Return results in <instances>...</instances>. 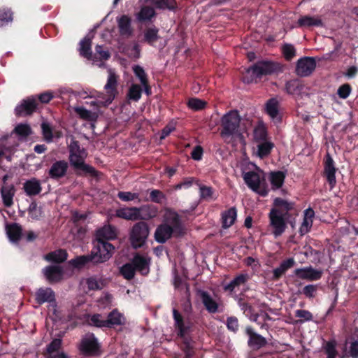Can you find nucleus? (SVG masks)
<instances>
[{
	"mask_svg": "<svg viewBox=\"0 0 358 358\" xmlns=\"http://www.w3.org/2000/svg\"><path fill=\"white\" fill-rule=\"evenodd\" d=\"M63 269L60 266H48L43 269L46 279L50 283L60 281L63 276Z\"/></svg>",
	"mask_w": 358,
	"mask_h": 358,
	"instance_id": "aec40b11",
	"label": "nucleus"
},
{
	"mask_svg": "<svg viewBox=\"0 0 358 358\" xmlns=\"http://www.w3.org/2000/svg\"><path fill=\"white\" fill-rule=\"evenodd\" d=\"M41 128L44 141L48 143L52 142L54 134L50 124L48 122H43L41 124Z\"/></svg>",
	"mask_w": 358,
	"mask_h": 358,
	"instance_id": "a18cd8bd",
	"label": "nucleus"
},
{
	"mask_svg": "<svg viewBox=\"0 0 358 358\" xmlns=\"http://www.w3.org/2000/svg\"><path fill=\"white\" fill-rule=\"evenodd\" d=\"M294 275L301 279L308 281H316L321 279L323 272L322 270L314 268L313 266H307L296 268L294 271Z\"/></svg>",
	"mask_w": 358,
	"mask_h": 358,
	"instance_id": "ddd939ff",
	"label": "nucleus"
},
{
	"mask_svg": "<svg viewBox=\"0 0 358 358\" xmlns=\"http://www.w3.org/2000/svg\"><path fill=\"white\" fill-rule=\"evenodd\" d=\"M227 329L234 333L238 331L239 324H238V320L237 317L234 316H231L227 317Z\"/></svg>",
	"mask_w": 358,
	"mask_h": 358,
	"instance_id": "774afa93",
	"label": "nucleus"
},
{
	"mask_svg": "<svg viewBox=\"0 0 358 358\" xmlns=\"http://www.w3.org/2000/svg\"><path fill=\"white\" fill-rule=\"evenodd\" d=\"M266 112L272 119L277 117L279 114V102L276 99L271 98L267 101Z\"/></svg>",
	"mask_w": 358,
	"mask_h": 358,
	"instance_id": "ea45409f",
	"label": "nucleus"
},
{
	"mask_svg": "<svg viewBox=\"0 0 358 358\" xmlns=\"http://www.w3.org/2000/svg\"><path fill=\"white\" fill-rule=\"evenodd\" d=\"M316 68V60L312 57L300 58L296 65L295 72L300 77L309 76Z\"/></svg>",
	"mask_w": 358,
	"mask_h": 358,
	"instance_id": "9d476101",
	"label": "nucleus"
},
{
	"mask_svg": "<svg viewBox=\"0 0 358 358\" xmlns=\"http://www.w3.org/2000/svg\"><path fill=\"white\" fill-rule=\"evenodd\" d=\"M152 3L159 9L174 10L177 8L176 0H150Z\"/></svg>",
	"mask_w": 358,
	"mask_h": 358,
	"instance_id": "a19ab883",
	"label": "nucleus"
},
{
	"mask_svg": "<svg viewBox=\"0 0 358 358\" xmlns=\"http://www.w3.org/2000/svg\"><path fill=\"white\" fill-rule=\"evenodd\" d=\"M116 217L126 220H139L141 216L138 214V207L120 208L115 211Z\"/></svg>",
	"mask_w": 358,
	"mask_h": 358,
	"instance_id": "412c9836",
	"label": "nucleus"
},
{
	"mask_svg": "<svg viewBox=\"0 0 358 358\" xmlns=\"http://www.w3.org/2000/svg\"><path fill=\"white\" fill-rule=\"evenodd\" d=\"M120 273L124 279L130 280L134 278L136 270L132 263L129 262L120 267Z\"/></svg>",
	"mask_w": 358,
	"mask_h": 358,
	"instance_id": "37998d69",
	"label": "nucleus"
},
{
	"mask_svg": "<svg viewBox=\"0 0 358 358\" xmlns=\"http://www.w3.org/2000/svg\"><path fill=\"white\" fill-rule=\"evenodd\" d=\"M249 279L248 274L241 273L234 278L229 284L224 286L225 292H233L236 287L244 285Z\"/></svg>",
	"mask_w": 358,
	"mask_h": 358,
	"instance_id": "e433bc0d",
	"label": "nucleus"
},
{
	"mask_svg": "<svg viewBox=\"0 0 358 358\" xmlns=\"http://www.w3.org/2000/svg\"><path fill=\"white\" fill-rule=\"evenodd\" d=\"M351 91V86L349 84L346 83L339 87L337 91V94L340 98L345 99L349 96Z\"/></svg>",
	"mask_w": 358,
	"mask_h": 358,
	"instance_id": "69168bd1",
	"label": "nucleus"
},
{
	"mask_svg": "<svg viewBox=\"0 0 358 358\" xmlns=\"http://www.w3.org/2000/svg\"><path fill=\"white\" fill-rule=\"evenodd\" d=\"M182 343L180 345L181 350L183 351V352L188 353V352H194L193 350V346L192 345V339L191 336L185 337V338H181Z\"/></svg>",
	"mask_w": 358,
	"mask_h": 358,
	"instance_id": "e2e57ef3",
	"label": "nucleus"
},
{
	"mask_svg": "<svg viewBox=\"0 0 358 358\" xmlns=\"http://www.w3.org/2000/svg\"><path fill=\"white\" fill-rule=\"evenodd\" d=\"M199 187L200 199L202 200H209L213 198L214 193L213 188L212 187L206 186L197 183Z\"/></svg>",
	"mask_w": 358,
	"mask_h": 358,
	"instance_id": "603ef678",
	"label": "nucleus"
},
{
	"mask_svg": "<svg viewBox=\"0 0 358 358\" xmlns=\"http://www.w3.org/2000/svg\"><path fill=\"white\" fill-rule=\"evenodd\" d=\"M13 12L9 8H0V27L13 21Z\"/></svg>",
	"mask_w": 358,
	"mask_h": 358,
	"instance_id": "3c124183",
	"label": "nucleus"
},
{
	"mask_svg": "<svg viewBox=\"0 0 358 358\" xmlns=\"http://www.w3.org/2000/svg\"><path fill=\"white\" fill-rule=\"evenodd\" d=\"M78 51L80 55L90 60L92 59V38L89 35L84 37L79 43Z\"/></svg>",
	"mask_w": 358,
	"mask_h": 358,
	"instance_id": "bb28decb",
	"label": "nucleus"
},
{
	"mask_svg": "<svg viewBox=\"0 0 358 358\" xmlns=\"http://www.w3.org/2000/svg\"><path fill=\"white\" fill-rule=\"evenodd\" d=\"M314 217L315 212L312 208L309 207L304 210L303 220L299 230V232L301 236H304L310 231L313 226Z\"/></svg>",
	"mask_w": 358,
	"mask_h": 358,
	"instance_id": "4be33fe9",
	"label": "nucleus"
},
{
	"mask_svg": "<svg viewBox=\"0 0 358 358\" xmlns=\"http://www.w3.org/2000/svg\"><path fill=\"white\" fill-rule=\"evenodd\" d=\"M336 169L334 166V162L331 157V155L327 153L325 157V162H324V175L326 176L327 180L331 187H334L336 185Z\"/></svg>",
	"mask_w": 358,
	"mask_h": 358,
	"instance_id": "f3484780",
	"label": "nucleus"
},
{
	"mask_svg": "<svg viewBox=\"0 0 358 358\" xmlns=\"http://www.w3.org/2000/svg\"><path fill=\"white\" fill-rule=\"evenodd\" d=\"M267 129L264 124H259L254 129V136L257 141H265L267 138Z\"/></svg>",
	"mask_w": 358,
	"mask_h": 358,
	"instance_id": "de8ad7c7",
	"label": "nucleus"
},
{
	"mask_svg": "<svg viewBox=\"0 0 358 358\" xmlns=\"http://www.w3.org/2000/svg\"><path fill=\"white\" fill-rule=\"evenodd\" d=\"M124 316L117 309L113 310L108 315L106 319L108 328H113L115 326L122 325L124 324Z\"/></svg>",
	"mask_w": 358,
	"mask_h": 358,
	"instance_id": "473e14b6",
	"label": "nucleus"
},
{
	"mask_svg": "<svg viewBox=\"0 0 358 358\" xmlns=\"http://www.w3.org/2000/svg\"><path fill=\"white\" fill-rule=\"evenodd\" d=\"M185 234V229L178 213L169 210L164 222L155 229L154 237L159 243H165L171 237L180 238Z\"/></svg>",
	"mask_w": 358,
	"mask_h": 358,
	"instance_id": "f03ea898",
	"label": "nucleus"
},
{
	"mask_svg": "<svg viewBox=\"0 0 358 358\" xmlns=\"http://www.w3.org/2000/svg\"><path fill=\"white\" fill-rule=\"evenodd\" d=\"M150 200L154 203H162V200L166 198L165 194L159 189H152L150 192Z\"/></svg>",
	"mask_w": 358,
	"mask_h": 358,
	"instance_id": "bf43d9fd",
	"label": "nucleus"
},
{
	"mask_svg": "<svg viewBox=\"0 0 358 358\" xmlns=\"http://www.w3.org/2000/svg\"><path fill=\"white\" fill-rule=\"evenodd\" d=\"M85 282L88 289L92 291L101 290L105 286L103 280L95 275L87 278Z\"/></svg>",
	"mask_w": 358,
	"mask_h": 358,
	"instance_id": "58836bf2",
	"label": "nucleus"
},
{
	"mask_svg": "<svg viewBox=\"0 0 358 358\" xmlns=\"http://www.w3.org/2000/svg\"><path fill=\"white\" fill-rule=\"evenodd\" d=\"M115 250V247L108 241H96L90 254L77 256L69 264L76 268H81L89 263L98 264L108 261Z\"/></svg>",
	"mask_w": 358,
	"mask_h": 358,
	"instance_id": "7ed1b4c3",
	"label": "nucleus"
},
{
	"mask_svg": "<svg viewBox=\"0 0 358 358\" xmlns=\"http://www.w3.org/2000/svg\"><path fill=\"white\" fill-rule=\"evenodd\" d=\"M200 297H201L202 303L203 304L206 310L209 313L214 314V313L220 312V310H219L218 303L215 299H213V297L210 296V294L208 292L201 291L200 292Z\"/></svg>",
	"mask_w": 358,
	"mask_h": 358,
	"instance_id": "5701e85b",
	"label": "nucleus"
},
{
	"mask_svg": "<svg viewBox=\"0 0 358 358\" xmlns=\"http://www.w3.org/2000/svg\"><path fill=\"white\" fill-rule=\"evenodd\" d=\"M156 15L155 10L153 8L145 6L141 8L138 13L137 18L140 22H146L151 20V19Z\"/></svg>",
	"mask_w": 358,
	"mask_h": 358,
	"instance_id": "79ce46f5",
	"label": "nucleus"
},
{
	"mask_svg": "<svg viewBox=\"0 0 358 358\" xmlns=\"http://www.w3.org/2000/svg\"><path fill=\"white\" fill-rule=\"evenodd\" d=\"M274 147V144L271 142L264 141L260 143L257 146V155L261 158L263 159L268 155H269L271 152L272 149Z\"/></svg>",
	"mask_w": 358,
	"mask_h": 358,
	"instance_id": "c03bdc74",
	"label": "nucleus"
},
{
	"mask_svg": "<svg viewBox=\"0 0 358 358\" xmlns=\"http://www.w3.org/2000/svg\"><path fill=\"white\" fill-rule=\"evenodd\" d=\"M96 56L100 60H108L110 57V54L108 50H105L102 45H97L95 47L94 57L96 58Z\"/></svg>",
	"mask_w": 358,
	"mask_h": 358,
	"instance_id": "052dcab7",
	"label": "nucleus"
},
{
	"mask_svg": "<svg viewBox=\"0 0 358 358\" xmlns=\"http://www.w3.org/2000/svg\"><path fill=\"white\" fill-rule=\"evenodd\" d=\"M149 236V227L145 222H138L133 226L130 232V241L134 249L144 245Z\"/></svg>",
	"mask_w": 358,
	"mask_h": 358,
	"instance_id": "0eeeda50",
	"label": "nucleus"
},
{
	"mask_svg": "<svg viewBox=\"0 0 358 358\" xmlns=\"http://www.w3.org/2000/svg\"><path fill=\"white\" fill-rule=\"evenodd\" d=\"M286 178V173L281 171H273L271 172L269 176V180L271 185V187L273 189H280Z\"/></svg>",
	"mask_w": 358,
	"mask_h": 358,
	"instance_id": "7c9ffc66",
	"label": "nucleus"
},
{
	"mask_svg": "<svg viewBox=\"0 0 358 358\" xmlns=\"http://www.w3.org/2000/svg\"><path fill=\"white\" fill-rule=\"evenodd\" d=\"M107 320L101 314H94L90 319V324L99 328H108Z\"/></svg>",
	"mask_w": 358,
	"mask_h": 358,
	"instance_id": "8fccbe9b",
	"label": "nucleus"
},
{
	"mask_svg": "<svg viewBox=\"0 0 358 358\" xmlns=\"http://www.w3.org/2000/svg\"><path fill=\"white\" fill-rule=\"evenodd\" d=\"M79 349L85 356L97 357L101 354V345L94 334L81 340Z\"/></svg>",
	"mask_w": 358,
	"mask_h": 358,
	"instance_id": "1a4fd4ad",
	"label": "nucleus"
},
{
	"mask_svg": "<svg viewBox=\"0 0 358 358\" xmlns=\"http://www.w3.org/2000/svg\"><path fill=\"white\" fill-rule=\"evenodd\" d=\"M69 164L65 160L55 161L48 171V176L53 180H59L66 175Z\"/></svg>",
	"mask_w": 358,
	"mask_h": 358,
	"instance_id": "4468645a",
	"label": "nucleus"
},
{
	"mask_svg": "<svg viewBox=\"0 0 358 358\" xmlns=\"http://www.w3.org/2000/svg\"><path fill=\"white\" fill-rule=\"evenodd\" d=\"M37 108V103L34 99L23 100L15 109L17 116H26L32 114Z\"/></svg>",
	"mask_w": 358,
	"mask_h": 358,
	"instance_id": "a211bd4d",
	"label": "nucleus"
},
{
	"mask_svg": "<svg viewBox=\"0 0 358 358\" xmlns=\"http://www.w3.org/2000/svg\"><path fill=\"white\" fill-rule=\"evenodd\" d=\"M76 113L80 116V118L85 120H92L93 114L92 111L86 109L84 107H78L75 109Z\"/></svg>",
	"mask_w": 358,
	"mask_h": 358,
	"instance_id": "0e129e2a",
	"label": "nucleus"
},
{
	"mask_svg": "<svg viewBox=\"0 0 358 358\" xmlns=\"http://www.w3.org/2000/svg\"><path fill=\"white\" fill-rule=\"evenodd\" d=\"M243 179L248 187L254 192L262 196H265L268 194V189L261 187V178L257 173L255 171L246 172L243 176Z\"/></svg>",
	"mask_w": 358,
	"mask_h": 358,
	"instance_id": "9b49d317",
	"label": "nucleus"
},
{
	"mask_svg": "<svg viewBox=\"0 0 358 358\" xmlns=\"http://www.w3.org/2000/svg\"><path fill=\"white\" fill-rule=\"evenodd\" d=\"M273 206L268 213L269 225L272 228L273 235L277 238L286 230L287 224L294 227L295 218L298 215L294 203L287 201L280 197L273 201Z\"/></svg>",
	"mask_w": 358,
	"mask_h": 358,
	"instance_id": "f257e3e1",
	"label": "nucleus"
},
{
	"mask_svg": "<svg viewBox=\"0 0 358 358\" xmlns=\"http://www.w3.org/2000/svg\"><path fill=\"white\" fill-rule=\"evenodd\" d=\"M282 51L287 61H291L296 56V49L292 44H285L282 48Z\"/></svg>",
	"mask_w": 358,
	"mask_h": 358,
	"instance_id": "6e6d98bb",
	"label": "nucleus"
},
{
	"mask_svg": "<svg viewBox=\"0 0 358 358\" xmlns=\"http://www.w3.org/2000/svg\"><path fill=\"white\" fill-rule=\"evenodd\" d=\"M280 70L279 64L267 60H260L245 70L243 81L245 83H258L263 76L271 75Z\"/></svg>",
	"mask_w": 358,
	"mask_h": 358,
	"instance_id": "39448f33",
	"label": "nucleus"
},
{
	"mask_svg": "<svg viewBox=\"0 0 358 358\" xmlns=\"http://www.w3.org/2000/svg\"><path fill=\"white\" fill-rule=\"evenodd\" d=\"M322 20L320 17H313L304 15L301 17L297 21L298 27H323Z\"/></svg>",
	"mask_w": 358,
	"mask_h": 358,
	"instance_id": "a878e982",
	"label": "nucleus"
},
{
	"mask_svg": "<svg viewBox=\"0 0 358 358\" xmlns=\"http://www.w3.org/2000/svg\"><path fill=\"white\" fill-rule=\"evenodd\" d=\"M6 231L8 238L13 242H17L22 235V227L17 223H12L6 226Z\"/></svg>",
	"mask_w": 358,
	"mask_h": 358,
	"instance_id": "2f4dec72",
	"label": "nucleus"
},
{
	"mask_svg": "<svg viewBox=\"0 0 358 358\" xmlns=\"http://www.w3.org/2000/svg\"><path fill=\"white\" fill-rule=\"evenodd\" d=\"M325 353L327 355V358H336L337 355V351L336 349V345L334 343L329 341L326 343L324 347Z\"/></svg>",
	"mask_w": 358,
	"mask_h": 358,
	"instance_id": "338daca9",
	"label": "nucleus"
},
{
	"mask_svg": "<svg viewBox=\"0 0 358 358\" xmlns=\"http://www.w3.org/2000/svg\"><path fill=\"white\" fill-rule=\"evenodd\" d=\"M140 220H148L157 216L158 210L153 205H143L138 208Z\"/></svg>",
	"mask_w": 358,
	"mask_h": 358,
	"instance_id": "c756f323",
	"label": "nucleus"
},
{
	"mask_svg": "<svg viewBox=\"0 0 358 358\" xmlns=\"http://www.w3.org/2000/svg\"><path fill=\"white\" fill-rule=\"evenodd\" d=\"M131 262L134 265L136 271L139 272L142 275L145 276L150 273L151 257L148 255H143L136 252L134 254Z\"/></svg>",
	"mask_w": 358,
	"mask_h": 358,
	"instance_id": "f8f14e48",
	"label": "nucleus"
},
{
	"mask_svg": "<svg viewBox=\"0 0 358 358\" xmlns=\"http://www.w3.org/2000/svg\"><path fill=\"white\" fill-rule=\"evenodd\" d=\"M23 189L27 196H33L41 193L42 187L39 180L32 178L24 183Z\"/></svg>",
	"mask_w": 358,
	"mask_h": 358,
	"instance_id": "b1692460",
	"label": "nucleus"
},
{
	"mask_svg": "<svg viewBox=\"0 0 358 358\" xmlns=\"http://www.w3.org/2000/svg\"><path fill=\"white\" fill-rule=\"evenodd\" d=\"M237 217V211L235 207H231L222 213V224L224 229L234 224Z\"/></svg>",
	"mask_w": 358,
	"mask_h": 358,
	"instance_id": "cd10ccee",
	"label": "nucleus"
},
{
	"mask_svg": "<svg viewBox=\"0 0 358 358\" xmlns=\"http://www.w3.org/2000/svg\"><path fill=\"white\" fill-rule=\"evenodd\" d=\"M302 81L299 79H292L286 83L285 90L289 94L299 95L303 90Z\"/></svg>",
	"mask_w": 358,
	"mask_h": 358,
	"instance_id": "72a5a7b5",
	"label": "nucleus"
},
{
	"mask_svg": "<svg viewBox=\"0 0 358 358\" xmlns=\"http://www.w3.org/2000/svg\"><path fill=\"white\" fill-rule=\"evenodd\" d=\"M142 94V89L140 85L137 84H133L130 87L128 92V96L133 101H138Z\"/></svg>",
	"mask_w": 358,
	"mask_h": 358,
	"instance_id": "864d4df0",
	"label": "nucleus"
},
{
	"mask_svg": "<svg viewBox=\"0 0 358 358\" xmlns=\"http://www.w3.org/2000/svg\"><path fill=\"white\" fill-rule=\"evenodd\" d=\"M35 301L38 305L45 302H55V292L50 287H41L35 293Z\"/></svg>",
	"mask_w": 358,
	"mask_h": 358,
	"instance_id": "6ab92c4d",
	"label": "nucleus"
},
{
	"mask_svg": "<svg viewBox=\"0 0 358 358\" xmlns=\"http://www.w3.org/2000/svg\"><path fill=\"white\" fill-rule=\"evenodd\" d=\"M207 105V102L198 98H190L187 101L189 108L199 111L204 109Z\"/></svg>",
	"mask_w": 358,
	"mask_h": 358,
	"instance_id": "49530a36",
	"label": "nucleus"
},
{
	"mask_svg": "<svg viewBox=\"0 0 358 358\" xmlns=\"http://www.w3.org/2000/svg\"><path fill=\"white\" fill-rule=\"evenodd\" d=\"M245 333L248 336V345L253 349H260L267 344L266 339L257 334L251 327H247Z\"/></svg>",
	"mask_w": 358,
	"mask_h": 358,
	"instance_id": "2eb2a0df",
	"label": "nucleus"
},
{
	"mask_svg": "<svg viewBox=\"0 0 358 358\" xmlns=\"http://www.w3.org/2000/svg\"><path fill=\"white\" fill-rule=\"evenodd\" d=\"M116 238L115 229L111 226H106L101 228L96 231V241H107Z\"/></svg>",
	"mask_w": 358,
	"mask_h": 358,
	"instance_id": "c85d7f7f",
	"label": "nucleus"
},
{
	"mask_svg": "<svg viewBox=\"0 0 358 358\" xmlns=\"http://www.w3.org/2000/svg\"><path fill=\"white\" fill-rule=\"evenodd\" d=\"M173 327L178 337L185 338L190 336L192 324L189 321L185 322L183 316L176 308L173 309Z\"/></svg>",
	"mask_w": 358,
	"mask_h": 358,
	"instance_id": "6e6552de",
	"label": "nucleus"
},
{
	"mask_svg": "<svg viewBox=\"0 0 358 358\" xmlns=\"http://www.w3.org/2000/svg\"><path fill=\"white\" fill-rule=\"evenodd\" d=\"M117 77L114 73L110 72L107 83L104 87L107 93V98L106 99L107 104L111 103L117 94Z\"/></svg>",
	"mask_w": 358,
	"mask_h": 358,
	"instance_id": "dca6fc26",
	"label": "nucleus"
},
{
	"mask_svg": "<svg viewBox=\"0 0 358 358\" xmlns=\"http://www.w3.org/2000/svg\"><path fill=\"white\" fill-rule=\"evenodd\" d=\"M241 117L236 110H230L224 114L220 119V132L222 138L227 143H229V138L241 136L240 131Z\"/></svg>",
	"mask_w": 358,
	"mask_h": 358,
	"instance_id": "423d86ee",
	"label": "nucleus"
},
{
	"mask_svg": "<svg viewBox=\"0 0 358 358\" xmlns=\"http://www.w3.org/2000/svg\"><path fill=\"white\" fill-rule=\"evenodd\" d=\"M295 317L300 318L299 323H303L306 321H311L313 320L312 313L307 310L299 309L295 311Z\"/></svg>",
	"mask_w": 358,
	"mask_h": 358,
	"instance_id": "4d7b16f0",
	"label": "nucleus"
},
{
	"mask_svg": "<svg viewBox=\"0 0 358 358\" xmlns=\"http://www.w3.org/2000/svg\"><path fill=\"white\" fill-rule=\"evenodd\" d=\"M15 188L13 185H3L1 188V198L6 207H11L13 205V197L15 194Z\"/></svg>",
	"mask_w": 358,
	"mask_h": 358,
	"instance_id": "393cba45",
	"label": "nucleus"
},
{
	"mask_svg": "<svg viewBox=\"0 0 358 358\" xmlns=\"http://www.w3.org/2000/svg\"><path fill=\"white\" fill-rule=\"evenodd\" d=\"M159 38V29L155 26L148 27L145 30L143 40L150 45L153 46Z\"/></svg>",
	"mask_w": 358,
	"mask_h": 358,
	"instance_id": "f704fd0d",
	"label": "nucleus"
},
{
	"mask_svg": "<svg viewBox=\"0 0 358 358\" xmlns=\"http://www.w3.org/2000/svg\"><path fill=\"white\" fill-rule=\"evenodd\" d=\"M120 33L122 36H130L132 34L131 28V19L127 15H122L118 20Z\"/></svg>",
	"mask_w": 358,
	"mask_h": 358,
	"instance_id": "4c0bfd02",
	"label": "nucleus"
},
{
	"mask_svg": "<svg viewBox=\"0 0 358 358\" xmlns=\"http://www.w3.org/2000/svg\"><path fill=\"white\" fill-rule=\"evenodd\" d=\"M15 133L23 138H27L32 134L31 127L27 124L20 123L17 124L14 129Z\"/></svg>",
	"mask_w": 358,
	"mask_h": 358,
	"instance_id": "09e8293b",
	"label": "nucleus"
},
{
	"mask_svg": "<svg viewBox=\"0 0 358 358\" xmlns=\"http://www.w3.org/2000/svg\"><path fill=\"white\" fill-rule=\"evenodd\" d=\"M70 164L76 171H82L85 175L98 177L100 172L94 167L85 162L88 153L86 149L82 148L78 141H72L69 145Z\"/></svg>",
	"mask_w": 358,
	"mask_h": 358,
	"instance_id": "20e7f679",
	"label": "nucleus"
},
{
	"mask_svg": "<svg viewBox=\"0 0 358 358\" xmlns=\"http://www.w3.org/2000/svg\"><path fill=\"white\" fill-rule=\"evenodd\" d=\"M318 286L317 285H306L303 289L301 293L308 299H313L315 298L317 292Z\"/></svg>",
	"mask_w": 358,
	"mask_h": 358,
	"instance_id": "13d9d810",
	"label": "nucleus"
},
{
	"mask_svg": "<svg viewBox=\"0 0 358 358\" xmlns=\"http://www.w3.org/2000/svg\"><path fill=\"white\" fill-rule=\"evenodd\" d=\"M139 194L138 193H133L131 192H119L117 197L123 201H131L138 199Z\"/></svg>",
	"mask_w": 358,
	"mask_h": 358,
	"instance_id": "680f3d73",
	"label": "nucleus"
},
{
	"mask_svg": "<svg viewBox=\"0 0 358 358\" xmlns=\"http://www.w3.org/2000/svg\"><path fill=\"white\" fill-rule=\"evenodd\" d=\"M67 257L68 254L66 251L62 249H59L48 253L45 256V259L48 262L59 264L66 261Z\"/></svg>",
	"mask_w": 358,
	"mask_h": 358,
	"instance_id": "c9c22d12",
	"label": "nucleus"
},
{
	"mask_svg": "<svg viewBox=\"0 0 358 358\" xmlns=\"http://www.w3.org/2000/svg\"><path fill=\"white\" fill-rule=\"evenodd\" d=\"M133 71L136 77L139 79L141 85L146 84V83L148 82V75L142 66L139 65H135L133 67Z\"/></svg>",
	"mask_w": 358,
	"mask_h": 358,
	"instance_id": "5fc2aeb1",
	"label": "nucleus"
}]
</instances>
